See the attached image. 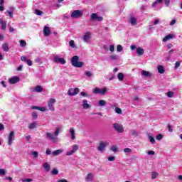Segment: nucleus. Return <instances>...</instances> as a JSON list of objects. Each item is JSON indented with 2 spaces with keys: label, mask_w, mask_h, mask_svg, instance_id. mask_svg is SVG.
<instances>
[{
  "label": "nucleus",
  "mask_w": 182,
  "mask_h": 182,
  "mask_svg": "<svg viewBox=\"0 0 182 182\" xmlns=\"http://www.w3.org/2000/svg\"><path fill=\"white\" fill-rule=\"evenodd\" d=\"M117 79L120 82H123V80H124V74H123V73H119L117 75Z\"/></svg>",
  "instance_id": "21"
},
{
  "label": "nucleus",
  "mask_w": 182,
  "mask_h": 182,
  "mask_svg": "<svg viewBox=\"0 0 182 182\" xmlns=\"http://www.w3.org/2000/svg\"><path fill=\"white\" fill-rule=\"evenodd\" d=\"M21 60H22V62H26V56H21Z\"/></svg>",
  "instance_id": "62"
},
{
  "label": "nucleus",
  "mask_w": 182,
  "mask_h": 182,
  "mask_svg": "<svg viewBox=\"0 0 182 182\" xmlns=\"http://www.w3.org/2000/svg\"><path fill=\"white\" fill-rule=\"evenodd\" d=\"M68 94L69 95V96H75L74 89L73 88H70L68 90Z\"/></svg>",
  "instance_id": "31"
},
{
  "label": "nucleus",
  "mask_w": 182,
  "mask_h": 182,
  "mask_svg": "<svg viewBox=\"0 0 182 182\" xmlns=\"http://www.w3.org/2000/svg\"><path fill=\"white\" fill-rule=\"evenodd\" d=\"M82 106L83 109H90V107H92V106H90V104H88L87 100H82Z\"/></svg>",
  "instance_id": "14"
},
{
  "label": "nucleus",
  "mask_w": 182,
  "mask_h": 182,
  "mask_svg": "<svg viewBox=\"0 0 182 182\" xmlns=\"http://www.w3.org/2000/svg\"><path fill=\"white\" fill-rule=\"evenodd\" d=\"M46 154H48V156L52 154V151H50V149H47L46 151Z\"/></svg>",
  "instance_id": "55"
},
{
  "label": "nucleus",
  "mask_w": 182,
  "mask_h": 182,
  "mask_svg": "<svg viewBox=\"0 0 182 182\" xmlns=\"http://www.w3.org/2000/svg\"><path fill=\"white\" fill-rule=\"evenodd\" d=\"M82 15H83V13H82V11H80V10H75L71 14V18L76 19L77 18L82 17Z\"/></svg>",
  "instance_id": "6"
},
{
  "label": "nucleus",
  "mask_w": 182,
  "mask_h": 182,
  "mask_svg": "<svg viewBox=\"0 0 182 182\" xmlns=\"http://www.w3.org/2000/svg\"><path fill=\"white\" fill-rule=\"evenodd\" d=\"M38 110H40V112H46V108L43 107H38Z\"/></svg>",
  "instance_id": "51"
},
{
  "label": "nucleus",
  "mask_w": 182,
  "mask_h": 182,
  "mask_svg": "<svg viewBox=\"0 0 182 182\" xmlns=\"http://www.w3.org/2000/svg\"><path fill=\"white\" fill-rule=\"evenodd\" d=\"M161 2H163V0H156V1L152 4V7L154 8V6H156V5H157V4H161Z\"/></svg>",
  "instance_id": "40"
},
{
  "label": "nucleus",
  "mask_w": 182,
  "mask_h": 182,
  "mask_svg": "<svg viewBox=\"0 0 182 182\" xmlns=\"http://www.w3.org/2000/svg\"><path fill=\"white\" fill-rule=\"evenodd\" d=\"M62 149H58L53 152V156H58V154H60L62 153Z\"/></svg>",
  "instance_id": "29"
},
{
  "label": "nucleus",
  "mask_w": 182,
  "mask_h": 182,
  "mask_svg": "<svg viewBox=\"0 0 182 182\" xmlns=\"http://www.w3.org/2000/svg\"><path fill=\"white\" fill-rule=\"evenodd\" d=\"M19 82V77L14 76L9 79V83L10 85H15V83H18Z\"/></svg>",
  "instance_id": "12"
},
{
  "label": "nucleus",
  "mask_w": 182,
  "mask_h": 182,
  "mask_svg": "<svg viewBox=\"0 0 182 182\" xmlns=\"http://www.w3.org/2000/svg\"><path fill=\"white\" fill-rule=\"evenodd\" d=\"M34 92H37V93H41V92H43V87L41 85H37L35 87Z\"/></svg>",
  "instance_id": "20"
},
{
  "label": "nucleus",
  "mask_w": 182,
  "mask_h": 182,
  "mask_svg": "<svg viewBox=\"0 0 182 182\" xmlns=\"http://www.w3.org/2000/svg\"><path fill=\"white\" fill-rule=\"evenodd\" d=\"M130 23L132 25H137V19H136L134 17H131Z\"/></svg>",
  "instance_id": "27"
},
{
  "label": "nucleus",
  "mask_w": 182,
  "mask_h": 182,
  "mask_svg": "<svg viewBox=\"0 0 182 182\" xmlns=\"http://www.w3.org/2000/svg\"><path fill=\"white\" fill-rule=\"evenodd\" d=\"M106 92H107V87H104V88L95 87L93 90V93H95V95H106Z\"/></svg>",
  "instance_id": "3"
},
{
  "label": "nucleus",
  "mask_w": 182,
  "mask_h": 182,
  "mask_svg": "<svg viewBox=\"0 0 182 182\" xmlns=\"http://www.w3.org/2000/svg\"><path fill=\"white\" fill-rule=\"evenodd\" d=\"M20 46H21V48H25V46H26V41H25L24 40H21Z\"/></svg>",
  "instance_id": "33"
},
{
  "label": "nucleus",
  "mask_w": 182,
  "mask_h": 182,
  "mask_svg": "<svg viewBox=\"0 0 182 182\" xmlns=\"http://www.w3.org/2000/svg\"><path fill=\"white\" fill-rule=\"evenodd\" d=\"M141 75L143 76H145V77H151V73H150V72H149V71L142 70Z\"/></svg>",
  "instance_id": "19"
},
{
  "label": "nucleus",
  "mask_w": 182,
  "mask_h": 182,
  "mask_svg": "<svg viewBox=\"0 0 182 182\" xmlns=\"http://www.w3.org/2000/svg\"><path fill=\"white\" fill-rule=\"evenodd\" d=\"M92 179L93 175L92 174V173H88L85 178L86 181H92Z\"/></svg>",
  "instance_id": "26"
},
{
  "label": "nucleus",
  "mask_w": 182,
  "mask_h": 182,
  "mask_svg": "<svg viewBox=\"0 0 182 182\" xmlns=\"http://www.w3.org/2000/svg\"><path fill=\"white\" fill-rule=\"evenodd\" d=\"M130 134H131V136H137V131H136L134 129H132L130 131Z\"/></svg>",
  "instance_id": "41"
},
{
  "label": "nucleus",
  "mask_w": 182,
  "mask_h": 182,
  "mask_svg": "<svg viewBox=\"0 0 182 182\" xmlns=\"http://www.w3.org/2000/svg\"><path fill=\"white\" fill-rule=\"evenodd\" d=\"M113 128L114 130L118 132V133H123L124 132V129L123 128V126L118 123H114L112 124Z\"/></svg>",
  "instance_id": "4"
},
{
  "label": "nucleus",
  "mask_w": 182,
  "mask_h": 182,
  "mask_svg": "<svg viewBox=\"0 0 182 182\" xmlns=\"http://www.w3.org/2000/svg\"><path fill=\"white\" fill-rule=\"evenodd\" d=\"M114 156H109L108 157L109 161H114Z\"/></svg>",
  "instance_id": "59"
},
{
  "label": "nucleus",
  "mask_w": 182,
  "mask_h": 182,
  "mask_svg": "<svg viewBox=\"0 0 182 182\" xmlns=\"http://www.w3.org/2000/svg\"><path fill=\"white\" fill-rule=\"evenodd\" d=\"M180 66V62L177 61L175 65V69H177Z\"/></svg>",
  "instance_id": "63"
},
{
  "label": "nucleus",
  "mask_w": 182,
  "mask_h": 182,
  "mask_svg": "<svg viewBox=\"0 0 182 182\" xmlns=\"http://www.w3.org/2000/svg\"><path fill=\"white\" fill-rule=\"evenodd\" d=\"M79 92V88H75L74 89V96H76L77 93Z\"/></svg>",
  "instance_id": "57"
},
{
  "label": "nucleus",
  "mask_w": 182,
  "mask_h": 182,
  "mask_svg": "<svg viewBox=\"0 0 182 182\" xmlns=\"http://www.w3.org/2000/svg\"><path fill=\"white\" fill-rule=\"evenodd\" d=\"M115 112L116 113H117L118 114H122V109L119 108V107H116L115 108Z\"/></svg>",
  "instance_id": "43"
},
{
  "label": "nucleus",
  "mask_w": 182,
  "mask_h": 182,
  "mask_svg": "<svg viewBox=\"0 0 182 182\" xmlns=\"http://www.w3.org/2000/svg\"><path fill=\"white\" fill-rule=\"evenodd\" d=\"M157 69L159 73H164V68L163 65H158Z\"/></svg>",
  "instance_id": "28"
},
{
  "label": "nucleus",
  "mask_w": 182,
  "mask_h": 182,
  "mask_svg": "<svg viewBox=\"0 0 182 182\" xmlns=\"http://www.w3.org/2000/svg\"><path fill=\"white\" fill-rule=\"evenodd\" d=\"M6 173L5 172V170L4 169H0V176H5Z\"/></svg>",
  "instance_id": "52"
},
{
  "label": "nucleus",
  "mask_w": 182,
  "mask_h": 182,
  "mask_svg": "<svg viewBox=\"0 0 182 182\" xmlns=\"http://www.w3.org/2000/svg\"><path fill=\"white\" fill-rule=\"evenodd\" d=\"M43 33H44V36H49L50 35V28L46 26H44Z\"/></svg>",
  "instance_id": "13"
},
{
  "label": "nucleus",
  "mask_w": 182,
  "mask_h": 182,
  "mask_svg": "<svg viewBox=\"0 0 182 182\" xmlns=\"http://www.w3.org/2000/svg\"><path fill=\"white\" fill-rule=\"evenodd\" d=\"M161 139H163V134H159L156 136V140H161Z\"/></svg>",
  "instance_id": "45"
},
{
  "label": "nucleus",
  "mask_w": 182,
  "mask_h": 182,
  "mask_svg": "<svg viewBox=\"0 0 182 182\" xmlns=\"http://www.w3.org/2000/svg\"><path fill=\"white\" fill-rule=\"evenodd\" d=\"M81 96H83V97H87L89 96L86 92H81L80 93Z\"/></svg>",
  "instance_id": "54"
},
{
  "label": "nucleus",
  "mask_w": 182,
  "mask_h": 182,
  "mask_svg": "<svg viewBox=\"0 0 182 182\" xmlns=\"http://www.w3.org/2000/svg\"><path fill=\"white\" fill-rule=\"evenodd\" d=\"M9 141L8 144L9 146H12V141L15 140V132L14 131H11L8 136Z\"/></svg>",
  "instance_id": "8"
},
{
  "label": "nucleus",
  "mask_w": 182,
  "mask_h": 182,
  "mask_svg": "<svg viewBox=\"0 0 182 182\" xmlns=\"http://www.w3.org/2000/svg\"><path fill=\"white\" fill-rule=\"evenodd\" d=\"M36 126H38V123L34 122L29 124L28 129H30L31 130L33 129H36Z\"/></svg>",
  "instance_id": "24"
},
{
  "label": "nucleus",
  "mask_w": 182,
  "mask_h": 182,
  "mask_svg": "<svg viewBox=\"0 0 182 182\" xmlns=\"http://www.w3.org/2000/svg\"><path fill=\"white\" fill-rule=\"evenodd\" d=\"M6 12L9 14V16H10V18H14V11H7Z\"/></svg>",
  "instance_id": "44"
},
{
  "label": "nucleus",
  "mask_w": 182,
  "mask_h": 182,
  "mask_svg": "<svg viewBox=\"0 0 182 182\" xmlns=\"http://www.w3.org/2000/svg\"><path fill=\"white\" fill-rule=\"evenodd\" d=\"M99 106H106V101L101 100L99 101Z\"/></svg>",
  "instance_id": "39"
},
{
  "label": "nucleus",
  "mask_w": 182,
  "mask_h": 182,
  "mask_svg": "<svg viewBox=\"0 0 182 182\" xmlns=\"http://www.w3.org/2000/svg\"><path fill=\"white\" fill-rule=\"evenodd\" d=\"M79 150V146L77 144H75L73 146V150L67 152V156H72L74 153H76Z\"/></svg>",
  "instance_id": "10"
},
{
  "label": "nucleus",
  "mask_w": 182,
  "mask_h": 182,
  "mask_svg": "<svg viewBox=\"0 0 182 182\" xmlns=\"http://www.w3.org/2000/svg\"><path fill=\"white\" fill-rule=\"evenodd\" d=\"M69 45H70V46H71V48H75V41L71 40V41L69 42Z\"/></svg>",
  "instance_id": "46"
},
{
  "label": "nucleus",
  "mask_w": 182,
  "mask_h": 182,
  "mask_svg": "<svg viewBox=\"0 0 182 182\" xmlns=\"http://www.w3.org/2000/svg\"><path fill=\"white\" fill-rule=\"evenodd\" d=\"M90 32H87L85 33L84 37H83V41L84 42H89V39H90Z\"/></svg>",
  "instance_id": "15"
},
{
  "label": "nucleus",
  "mask_w": 182,
  "mask_h": 182,
  "mask_svg": "<svg viewBox=\"0 0 182 182\" xmlns=\"http://www.w3.org/2000/svg\"><path fill=\"white\" fill-rule=\"evenodd\" d=\"M43 167L47 172L49 171V170H50V165H49V164H48L47 162L43 164Z\"/></svg>",
  "instance_id": "23"
},
{
  "label": "nucleus",
  "mask_w": 182,
  "mask_h": 182,
  "mask_svg": "<svg viewBox=\"0 0 182 182\" xmlns=\"http://www.w3.org/2000/svg\"><path fill=\"white\" fill-rule=\"evenodd\" d=\"M23 182H32L33 180L31 178H26L22 180Z\"/></svg>",
  "instance_id": "56"
},
{
  "label": "nucleus",
  "mask_w": 182,
  "mask_h": 182,
  "mask_svg": "<svg viewBox=\"0 0 182 182\" xmlns=\"http://www.w3.org/2000/svg\"><path fill=\"white\" fill-rule=\"evenodd\" d=\"M85 75H86V76H87V77H90L91 76H93V74H92V73H90V71H86Z\"/></svg>",
  "instance_id": "47"
},
{
  "label": "nucleus",
  "mask_w": 182,
  "mask_h": 182,
  "mask_svg": "<svg viewBox=\"0 0 182 182\" xmlns=\"http://www.w3.org/2000/svg\"><path fill=\"white\" fill-rule=\"evenodd\" d=\"M0 23L1 25L2 31H5L6 29V21H4L2 18H0Z\"/></svg>",
  "instance_id": "16"
},
{
  "label": "nucleus",
  "mask_w": 182,
  "mask_h": 182,
  "mask_svg": "<svg viewBox=\"0 0 182 182\" xmlns=\"http://www.w3.org/2000/svg\"><path fill=\"white\" fill-rule=\"evenodd\" d=\"M71 64L74 68H83V62L79 61V56L75 55L71 58Z\"/></svg>",
  "instance_id": "2"
},
{
  "label": "nucleus",
  "mask_w": 182,
  "mask_h": 182,
  "mask_svg": "<svg viewBox=\"0 0 182 182\" xmlns=\"http://www.w3.org/2000/svg\"><path fill=\"white\" fill-rule=\"evenodd\" d=\"M32 116H33V120H36V119H38V114H36V112H33Z\"/></svg>",
  "instance_id": "48"
},
{
  "label": "nucleus",
  "mask_w": 182,
  "mask_h": 182,
  "mask_svg": "<svg viewBox=\"0 0 182 182\" xmlns=\"http://www.w3.org/2000/svg\"><path fill=\"white\" fill-rule=\"evenodd\" d=\"M117 52H122V50H123V47L122 46V45L117 46Z\"/></svg>",
  "instance_id": "42"
},
{
  "label": "nucleus",
  "mask_w": 182,
  "mask_h": 182,
  "mask_svg": "<svg viewBox=\"0 0 182 182\" xmlns=\"http://www.w3.org/2000/svg\"><path fill=\"white\" fill-rule=\"evenodd\" d=\"M34 14H36V15L41 16V15H43V11H42L39 9H36Z\"/></svg>",
  "instance_id": "37"
},
{
  "label": "nucleus",
  "mask_w": 182,
  "mask_h": 182,
  "mask_svg": "<svg viewBox=\"0 0 182 182\" xmlns=\"http://www.w3.org/2000/svg\"><path fill=\"white\" fill-rule=\"evenodd\" d=\"M27 65L28 66H32V60H27Z\"/></svg>",
  "instance_id": "61"
},
{
  "label": "nucleus",
  "mask_w": 182,
  "mask_h": 182,
  "mask_svg": "<svg viewBox=\"0 0 182 182\" xmlns=\"http://www.w3.org/2000/svg\"><path fill=\"white\" fill-rule=\"evenodd\" d=\"M2 49L4 52H8V50H9V46L8 45V43H4L2 45Z\"/></svg>",
  "instance_id": "22"
},
{
  "label": "nucleus",
  "mask_w": 182,
  "mask_h": 182,
  "mask_svg": "<svg viewBox=\"0 0 182 182\" xmlns=\"http://www.w3.org/2000/svg\"><path fill=\"white\" fill-rule=\"evenodd\" d=\"M53 176H58V174H59V171H58V169L56 168H53L51 171Z\"/></svg>",
  "instance_id": "35"
},
{
  "label": "nucleus",
  "mask_w": 182,
  "mask_h": 182,
  "mask_svg": "<svg viewBox=\"0 0 182 182\" xmlns=\"http://www.w3.org/2000/svg\"><path fill=\"white\" fill-rule=\"evenodd\" d=\"M58 182H68V181L66 179H60L58 180Z\"/></svg>",
  "instance_id": "64"
},
{
  "label": "nucleus",
  "mask_w": 182,
  "mask_h": 182,
  "mask_svg": "<svg viewBox=\"0 0 182 182\" xmlns=\"http://www.w3.org/2000/svg\"><path fill=\"white\" fill-rule=\"evenodd\" d=\"M136 53L138 56H142V55H144V49L139 47L138 48H136Z\"/></svg>",
  "instance_id": "18"
},
{
  "label": "nucleus",
  "mask_w": 182,
  "mask_h": 182,
  "mask_svg": "<svg viewBox=\"0 0 182 182\" xmlns=\"http://www.w3.org/2000/svg\"><path fill=\"white\" fill-rule=\"evenodd\" d=\"M32 155L34 156L36 159H37V157L39 156V153H38V151H33L32 152Z\"/></svg>",
  "instance_id": "50"
},
{
  "label": "nucleus",
  "mask_w": 182,
  "mask_h": 182,
  "mask_svg": "<svg viewBox=\"0 0 182 182\" xmlns=\"http://www.w3.org/2000/svg\"><path fill=\"white\" fill-rule=\"evenodd\" d=\"M54 62H55V63H61V65L66 63V60H65L63 58H59L58 55L54 56Z\"/></svg>",
  "instance_id": "9"
},
{
  "label": "nucleus",
  "mask_w": 182,
  "mask_h": 182,
  "mask_svg": "<svg viewBox=\"0 0 182 182\" xmlns=\"http://www.w3.org/2000/svg\"><path fill=\"white\" fill-rule=\"evenodd\" d=\"M35 62H36V63H42V59L38 58L35 60Z\"/></svg>",
  "instance_id": "53"
},
{
  "label": "nucleus",
  "mask_w": 182,
  "mask_h": 182,
  "mask_svg": "<svg viewBox=\"0 0 182 182\" xmlns=\"http://www.w3.org/2000/svg\"><path fill=\"white\" fill-rule=\"evenodd\" d=\"M70 134L71 136L72 140H75V139H76V135H75V129L70 128Z\"/></svg>",
  "instance_id": "17"
},
{
  "label": "nucleus",
  "mask_w": 182,
  "mask_h": 182,
  "mask_svg": "<svg viewBox=\"0 0 182 182\" xmlns=\"http://www.w3.org/2000/svg\"><path fill=\"white\" fill-rule=\"evenodd\" d=\"M109 59H111V60H117V59H119V57L114 54L109 56Z\"/></svg>",
  "instance_id": "32"
},
{
  "label": "nucleus",
  "mask_w": 182,
  "mask_h": 182,
  "mask_svg": "<svg viewBox=\"0 0 182 182\" xmlns=\"http://www.w3.org/2000/svg\"><path fill=\"white\" fill-rule=\"evenodd\" d=\"M90 21H98V22H102L103 21L102 16H99L97 14H92L90 17Z\"/></svg>",
  "instance_id": "7"
},
{
  "label": "nucleus",
  "mask_w": 182,
  "mask_h": 182,
  "mask_svg": "<svg viewBox=\"0 0 182 182\" xmlns=\"http://www.w3.org/2000/svg\"><path fill=\"white\" fill-rule=\"evenodd\" d=\"M60 132V129L56 128L54 132V134L50 132H47L46 134V139H48V140H52V141H54V143H55L56 140H58L57 137L58 136H59Z\"/></svg>",
  "instance_id": "1"
},
{
  "label": "nucleus",
  "mask_w": 182,
  "mask_h": 182,
  "mask_svg": "<svg viewBox=\"0 0 182 182\" xmlns=\"http://www.w3.org/2000/svg\"><path fill=\"white\" fill-rule=\"evenodd\" d=\"M148 154L149 156H154V151H149Z\"/></svg>",
  "instance_id": "60"
},
{
  "label": "nucleus",
  "mask_w": 182,
  "mask_h": 182,
  "mask_svg": "<svg viewBox=\"0 0 182 182\" xmlns=\"http://www.w3.org/2000/svg\"><path fill=\"white\" fill-rule=\"evenodd\" d=\"M157 177H159V173L157 172L152 173V176H151L152 180L157 178Z\"/></svg>",
  "instance_id": "36"
},
{
  "label": "nucleus",
  "mask_w": 182,
  "mask_h": 182,
  "mask_svg": "<svg viewBox=\"0 0 182 182\" xmlns=\"http://www.w3.org/2000/svg\"><path fill=\"white\" fill-rule=\"evenodd\" d=\"M169 39H173V34H168V36H165L163 39V42H167Z\"/></svg>",
  "instance_id": "25"
},
{
  "label": "nucleus",
  "mask_w": 182,
  "mask_h": 182,
  "mask_svg": "<svg viewBox=\"0 0 182 182\" xmlns=\"http://www.w3.org/2000/svg\"><path fill=\"white\" fill-rule=\"evenodd\" d=\"M166 96H168V97H174V92L169 91L166 93Z\"/></svg>",
  "instance_id": "38"
},
{
  "label": "nucleus",
  "mask_w": 182,
  "mask_h": 182,
  "mask_svg": "<svg viewBox=\"0 0 182 182\" xmlns=\"http://www.w3.org/2000/svg\"><path fill=\"white\" fill-rule=\"evenodd\" d=\"M109 50H110V52H114V46L111 45L109 46Z\"/></svg>",
  "instance_id": "58"
},
{
  "label": "nucleus",
  "mask_w": 182,
  "mask_h": 182,
  "mask_svg": "<svg viewBox=\"0 0 182 182\" xmlns=\"http://www.w3.org/2000/svg\"><path fill=\"white\" fill-rule=\"evenodd\" d=\"M124 153H132V149H129V148H125L124 149Z\"/></svg>",
  "instance_id": "49"
},
{
  "label": "nucleus",
  "mask_w": 182,
  "mask_h": 182,
  "mask_svg": "<svg viewBox=\"0 0 182 182\" xmlns=\"http://www.w3.org/2000/svg\"><path fill=\"white\" fill-rule=\"evenodd\" d=\"M54 103H56V100L53 98H50V100L48 102V109L51 112H55V107L53 106Z\"/></svg>",
  "instance_id": "5"
},
{
  "label": "nucleus",
  "mask_w": 182,
  "mask_h": 182,
  "mask_svg": "<svg viewBox=\"0 0 182 182\" xmlns=\"http://www.w3.org/2000/svg\"><path fill=\"white\" fill-rule=\"evenodd\" d=\"M110 151H114V153H116L117 151H119V148L117 147L116 146H112L110 148Z\"/></svg>",
  "instance_id": "30"
},
{
  "label": "nucleus",
  "mask_w": 182,
  "mask_h": 182,
  "mask_svg": "<svg viewBox=\"0 0 182 182\" xmlns=\"http://www.w3.org/2000/svg\"><path fill=\"white\" fill-rule=\"evenodd\" d=\"M149 139L150 142L151 143V144H156V139H154V138L153 136H149Z\"/></svg>",
  "instance_id": "34"
},
{
  "label": "nucleus",
  "mask_w": 182,
  "mask_h": 182,
  "mask_svg": "<svg viewBox=\"0 0 182 182\" xmlns=\"http://www.w3.org/2000/svg\"><path fill=\"white\" fill-rule=\"evenodd\" d=\"M106 146H109V143L107 142H100L99 146L97 147V150L99 151H103L106 148Z\"/></svg>",
  "instance_id": "11"
}]
</instances>
